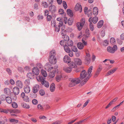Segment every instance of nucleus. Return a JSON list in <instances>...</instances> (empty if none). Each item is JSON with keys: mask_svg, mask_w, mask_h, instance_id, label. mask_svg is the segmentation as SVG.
<instances>
[{"mask_svg": "<svg viewBox=\"0 0 124 124\" xmlns=\"http://www.w3.org/2000/svg\"><path fill=\"white\" fill-rule=\"evenodd\" d=\"M87 75L86 71L85 70H82L80 73V78L82 86L85 84L90 78L89 76L87 77Z\"/></svg>", "mask_w": 124, "mask_h": 124, "instance_id": "nucleus-1", "label": "nucleus"}, {"mask_svg": "<svg viewBox=\"0 0 124 124\" xmlns=\"http://www.w3.org/2000/svg\"><path fill=\"white\" fill-rule=\"evenodd\" d=\"M80 80L79 78H72L68 86L70 87H72L79 84Z\"/></svg>", "mask_w": 124, "mask_h": 124, "instance_id": "nucleus-2", "label": "nucleus"}, {"mask_svg": "<svg viewBox=\"0 0 124 124\" xmlns=\"http://www.w3.org/2000/svg\"><path fill=\"white\" fill-rule=\"evenodd\" d=\"M85 21V18H83L81 19L80 22H78L77 23V29L79 31H80L84 25Z\"/></svg>", "mask_w": 124, "mask_h": 124, "instance_id": "nucleus-3", "label": "nucleus"}, {"mask_svg": "<svg viewBox=\"0 0 124 124\" xmlns=\"http://www.w3.org/2000/svg\"><path fill=\"white\" fill-rule=\"evenodd\" d=\"M117 49V46L116 45H114L113 47L110 46H108L107 48V52L111 54L114 53Z\"/></svg>", "mask_w": 124, "mask_h": 124, "instance_id": "nucleus-4", "label": "nucleus"}, {"mask_svg": "<svg viewBox=\"0 0 124 124\" xmlns=\"http://www.w3.org/2000/svg\"><path fill=\"white\" fill-rule=\"evenodd\" d=\"M84 61L85 63L88 65L91 62V56L90 54L87 53H86V55L84 57Z\"/></svg>", "mask_w": 124, "mask_h": 124, "instance_id": "nucleus-5", "label": "nucleus"}, {"mask_svg": "<svg viewBox=\"0 0 124 124\" xmlns=\"http://www.w3.org/2000/svg\"><path fill=\"white\" fill-rule=\"evenodd\" d=\"M49 62L52 64H55L57 62L56 59L55 57H49Z\"/></svg>", "mask_w": 124, "mask_h": 124, "instance_id": "nucleus-6", "label": "nucleus"}, {"mask_svg": "<svg viewBox=\"0 0 124 124\" xmlns=\"http://www.w3.org/2000/svg\"><path fill=\"white\" fill-rule=\"evenodd\" d=\"M39 85L38 84L34 85L32 88V92L34 93H37L39 89Z\"/></svg>", "mask_w": 124, "mask_h": 124, "instance_id": "nucleus-7", "label": "nucleus"}, {"mask_svg": "<svg viewBox=\"0 0 124 124\" xmlns=\"http://www.w3.org/2000/svg\"><path fill=\"white\" fill-rule=\"evenodd\" d=\"M98 20V17L95 16L92 18L91 17L89 19L88 21L90 23H92L93 22L94 23H95L97 22Z\"/></svg>", "mask_w": 124, "mask_h": 124, "instance_id": "nucleus-8", "label": "nucleus"}, {"mask_svg": "<svg viewBox=\"0 0 124 124\" xmlns=\"http://www.w3.org/2000/svg\"><path fill=\"white\" fill-rule=\"evenodd\" d=\"M75 9L76 11H79L81 12L82 11V7L81 5L79 3H77L75 6Z\"/></svg>", "mask_w": 124, "mask_h": 124, "instance_id": "nucleus-9", "label": "nucleus"}, {"mask_svg": "<svg viewBox=\"0 0 124 124\" xmlns=\"http://www.w3.org/2000/svg\"><path fill=\"white\" fill-rule=\"evenodd\" d=\"M32 73L35 75H38L39 73V69L37 67H34L32 69Z\"/></svg>", "mask_w": 124, "mask_h": 124, "instance_id": "nucleus-10", "label": "nucleus"}, {"mask_svg": "<svg viewBox=\"0 0 124 124\" xmlns=\"http://www.w3.org/2000/svg\"><path fill=\"white\" fill-rule=\"evenodd\" d=\"M58 70L56 69L55 70H53L52 71L50 72L49 75V76L50 78H53L55 76V73L57 72L58 73L59 72L58 71Z\"/></svg>", "mask_w": 124, "mask_h": 124, "instance_id": "nucleus-11", "label": "nucleus"}, {"mask_svg": "<svg viewBox=\"0 0 124 124\" xmlns=\"http://www.w3.org/2000/svg\"><path fill=\"white\" fill-rule=\"evenodd\" d=\"M117 68H115L112 69L111 70L109 71L106 74V76H108L110 75L113 73H114L115 72L116 70H117Z\"/></svg>", "mask_w": 124, "mask_h": 124, "instance_id": "nucleus-12", "label": "nucleus"}, {"mask_svg": "<svg viewBox=\"0 0 124 124\" xmlns=\"http://www.w3.org/2000/svg\"><path fill=\"white\" fill-rule=\"evenodd\" d=\"M49 11L52 13H55L56 10V7L54 5H51L49 7Z\"/></svg>", "mask_w": 124, "mask_h": 124, "instance_id": "nucleus-13", "label": "nucleus"}, {"mask_svg": "<svg viewBox=\"0 0 124 124\" xmlns=\"http://www.w3.org/2000/svg\"><path fill=\"white\" fill-rule=\"evenodd\" d=\"M63 70L67 73H70L72 69L71 68L68 66H65L63 68Z\"/></svg>", "mask_w": 124, "mask_h": 124, "instance_id": "nucleus-14", "label": "nucleus"}, {"mask_svg": "<svg viewBox=\"0 0 124 124\" xmlns=\"http://www.w3.org/2000/svg\"><path fill=\"white\" fill-rule=\"evenodd\" d=\"M63 61L64 62L69 63L70 62L71 59L68 56L65 55L63 58Z\"/></svg>", "mask_w": 124, "mask_h": 124, "instance_id": "nucleus-15", "label": "nucleus"}, {"mask_svg": "<svg viewBox=\"0 0 124 124\" xmlns=\"http://www.w3.org/2000/svg\"><path fill=\"white\" fill-rule=\"evenodd\" d=\"M13 91L15 95H18L19 92V89L18 87H15L13 89Z\"/></svg>", "mask_w": 124, "mask_h": 124, "instance_id": "nucleus-16", "label": "nucleus"}, {"mask_svg": "<svg viewBox=\"0 0 124 124\" xmlns=\"http://www.w3.org/2000/svg\"><path fill=\"white\" fill-rule=\"evenodd\" d=\"M77 47L79 49L82 50L83 49L84 46L82 43L79 42L77 44Z\"/></svg>", "mask_w": 124, "mask_h": 124, "instance_id": "nucleus-17", "label": "nucleus"}, {"mask_svg": "<svg viewBox=\"0 0 124 124\" xmlns=\"http://www.w3.org/2000/svg\"><path fill=\"white\" fill-rule=\"evenodd\" d=\"M41 83L42 85L47 88H48L49 86V85L48 82L45 81L44 79L42 81Z\"/></svg>", "mask_w": 124, "mask_h": 124, "instance_id": "nucleus-18", "label": "nucleus"}, {"mask_svg": "<svg viewBox=\"0 0 124 124\" xmlns=\"http://www.w3.org/2000/svg\"><path fill=\"white\" fill-rule=\"evenodd\" d=\"M74 61L75 63L78 65H81L82 63V62L81 60L79 58H77L74 59Z\"/></svg>", "mask_w": 124, "mask_h": 124, "instance_id": "nucleus-19", "label": "nucleus"}, {"mask_svg": "<svg viewBox=\"0 0 124 124\" xmlns=\"http://www.w3.org/2000/svg\"><path fill=\"white\" fill-rule=\"evenodd\" d=\"M102 69V68L101 66H99L97 69L95 74L94 75L95 77H97L99 74Z\"/></svg>", "mask_w": 124, "mask_h": 124, "instance_id": "nucleus-20", "label": "nucleus"}, {"mask_svg": "<svg viewBox=\"0 0 124 124\" xmlns=\"http://www.w3.org/2000/svg\"><path fill=\"white\" fill-rule=\"evenodd\" d=\"M24 92L27 93H29L31 90L30 87L28 86L24 87Z\"/></svg>", "mask_w": 124, "mask_h": 124, "instance_id": "nucleus-21", "label": "nucleus"}, {"mask_svg": "<svg viewBox=\"0 0 124 124\" xmlns=\"http://www.w3.org/2000/svg\"><path fill=\"white\" fill-rule=\"evenodd\" d=\"M16 86L20 88H21L23 87L22 82L20 80H18L16 82Z\"/></svg>", "mask_w": 124, "mask_h": 124, "instance_id": "nucleus-22", "label": "nucleus"}, {"mask_svg": "<svg viewBox=\"0 0 124 124\" xmlns=\"http://www.w3.org/2000/svg\"><path fill=\"white\" fill-rule=\"evenodd\" d=\"M69 67L71 69L72 68H76L77 66L75 63L73 62H71L69 64Z\"/></svg>", "mask_w": 124, "mask_h": 124, "instance_id": "nucleus-23", "label": "nucleus"}, {"mask_svg": "<svg viewBox=\"0 0 124 124\" xmlns=\"http://www.w3.org/2000/svg\"><path fill=\"white\" fill-rule=\"evenodd\" d=\"M50 90L51 92H54L55 89V85L54 83H52L50 85Z\"/></svg>", "mask_w": 124, "mask_h": 124, "instance_id": "nucleus-24", "label": "nucleus"}, {"mask_svg": "<svg viewBox=\"0 0 124 124\" xmlns=\"http://www.w3.org/2000/svg\"><path fill=\"white\" fill-rule=\"evenodd\" d=\"M98 9L97 7H95L93 9V13L94 16H96L98 14Z\"/></svg>", "mask_w": 124, "mask_h": 124, "instance_id": "nucleus-25", "label": "nucleus"}, {"mask_svg": "<svg viewBox=\"0 0 124 124\" xmlns=\"http://www.w3.org/2000/svg\"><path fill=\"white\" fill-rule=\"evenodd\" d=\"M63 47L64 50L66 52H69L71 50L70 48L66 45H64Z\"/></svg>", "mask_w": 124, "mask_h": 124, "instance_id": "nucleus-26", "label": "nucleus"}, {"mask_svg": "<svg viewBox=\"0 0 124 124\" xmlns=\"http://www.w3.org/2000/svg\"><path fill=\"white\" fill-rule=\"evenodd\" d=\"M93 66H91L87 70V73L88 76H89V77H90L92 76L91 74V72H92V70L93 69Z\"/></svg>", "mask_w": 124, "mask_h": 124, "instance_id": "nucleus-27", "label": "nucleus"}, {"mask_svg": "<svg viewBox=\"0 0 124 124\" xmlns=\"http://www.w3.org/2000/svg\"><path fill=\"white\" fill-rule=\"evenodd\" d=\"M103 21L102 20L100 21L98 23L97 27L98 28H101L103 26Z\"/></svg>", "mask_w": 124, "mask_h": 124, "instance_id": "nucleus-28", "label": "nucleus"}, {"mask_svg": "<svg viewBox=\"0 0 124 124\" xmlns=\"http://www.w3.org/2000/svg\"><path fill=\"white\" fill-rule=\"evenodd\" d=\"M21 106L23 108L26 109H29L30 108L29 105L25 103H22L21 104Z\"/></svg>", "mask_w": 124, "mask_h": 124, "instance_id": "nucleus-29", "label": "nucleus"}, {"mask_svg": "<svg viewBox=\"0 0 124 124\" xmlns=\"http://www.w3.org/2000/svg\"><path fill=\"white\" fill-rule=\"evenodd\" d=\"M55 50H53L51 51L50 53L49 57H55Z\"/></svg>", "mask_w": 124, "mask_h": 124, "instance_id": "nucleus-30", "label": "nucleus"}, {"mask_svg": "<svg viewBox=\"0 0 124 124\" xmlns=\"http://www.w3.org/2000/svg\"><path fill=\"white\" fill-rule=\"evenodd\" d=\"M27 77L31 79H33L34 78V75L31 72L28 73L27 75Z\"/></svg>", "mask_w": 124, "mask_h": 124, "instance_id": "nucleus-31", "label": "nucleus"}, {"mask_svg": "<svg viewBox=\"0 0 124 124\" xmlns=\"http://www.w3.org/2000/svg\"><path fill=\"white\" fill-rule=\"evenodd\" d=\"M4 93L7 95H8L10 92V89L8 88H5L4 90Z\"/></svg>", "mask_w": 124, "mask_h": 124, "instance_id": "nucleus-32", "label": "nucleus"}, {"mask_svg": "<svg viewBox=\"0 0 124 124\" xmlns=\"http://www.w3.org/2000/svg\"><path fill=\"white\" fill-rule=\"evenodd\" d=\"M62 77V76L61 74L57 75L56 77V81L58 82L60 81L61 80Z\"/></svg>", "mask_w": 124, "mask_h": 124, "instance_id": "nucleus-33", "label": "nucleus"}, {"mask_svg": "<svg viewBox=\"0 0 124 124\" xmlns=\"http://www.w3.org/2000/svg\"><path fill=\"white\" fill-rule=\"evenodd\" d=\"M41 72L42 75L44 77H46L47 76V73L46 71L42 69L41 70Z\"/></svg>", "mask_w": 124, "mask_h": 124, "instance_id": "nucleus-34", "label": "nucleus"}, {"mask_svg": "<svg viewBox=\"0 0 124 124\" xmlns=\"http://www.w3.org/2000/svg\"><path fill=\"white\" fill-rule=\"evenodd\" d=\"M6 100L7 102L9 104L11 103L12 102V99L9 97H7Z\"/></svg>", "mask_w": 124, "mask_h": 124, "instance_id": "nucleus-35", "label": "nucleus"}, {"mask_svg": "<svg viewBox=\"0 0 124 124\" xmlns=\"http://www.w3.org/2000/svg\"><path fill=\"white\" fill-rule=\"evenodd\" d=\"M67 12L68 15L70 17H72L73 16V14L72 11L70 9H67Z\"/></svg>", "mask_w": 124, "mask_h": 124, "instance_id": "nucleus-36", "label": "nucleus"}, {"mask_svg": "<svg viewBox=\"0 0 124 124\" xmlns=\"http://www.w3.org/2000/svg\"><path fill=\"white\" fill-rule=\"evenodd\" d=\"M9 112L10 113H17L19 112V111L17 109H14L13 110H9Z\"/></svg>", "mask_w": 124, "mask_h": 124, "instance_id": "nucleus-37", "label": "nucleus"}, {"mask_svg": "<svg viewBox=\"0 0 124 124\" xmlns=\"http://www.w3.org/2000/svg\"><path fill=\"white\" fill-rule=\"evenodd\" d=\"M89 30L86 29L85 31V36L86 38H88L89 36L90 33Z\"/></svg>", "mask_w": 124, "mask_h": 124, "instance_id": "nucleus-38", "label": "nucleus"}, {"mask_svg": "<svg viewBox=\"0 0 124 124\" xmlns=\"http://www.w3.org/2000/svg\"><path fill=\"white\" fill-rule=\"evenodd\" d=\"M110 42L111 44L113 45L115 43V40L114 38L112 37L110 39Z\"/></svg>", "mask_w": 124, "mask_h": 124, "instance_id": "nucleus-39", "label": "nucleus"}, {"mask_svg": "<svg viewBox=\"0 0 124 124\" xmlns=\"http://www.w3.org/2000/svg\"><path fill=\"white\" fill-rule=\"evenodd\" d=\"M23 100L26 102H29V98L27 96H26L24 97L23 98Z\"/></svg>", "mask_w": 124, "mask_h": 124, "instance_id": "nucleus-40", "label": "nucleus"}, {"mask_svg": "<svg viewBox=\"0 0 124 124\" xmlns=\"http://www.w3.org/2000/svg\"><path fill=\"white\" fill-rule=\"evenodd\" d=\"M37 80L39 81H41V82L44 79L43 78L40 76H38L36 77Z\"/></svg>", "mask_w": 124, "mask_h": 124, "instance_id": "nucleus-41", "label": "nucleus"}, {"mask_svg": "<svg viewBox=\"0 0 124 124\" xmlns=\"http://www.w3.org/2000/svg\"><path fill=\"white\" fill-rule=\"evenodd\" d=\"M82 42L84 46H86L87 45V41H85V38L83 37L82 39Z\"/></svg>", "mask_w": 124, "mask_h": 124, "instance_id": "nucleus-42", "label": "nucleus"}, {"mask_svg": "<svg viewBox=\"0 0 124 124\" xmlns=\"http://www.w3.org/2000/svg\"><path fill=\"white\" fill-rule=\"evenodd\" d=\"M9 121L10 122L12 123H17L18 122V120L16 119H10Z\"/></svg>", "mask_w": 124, "mask_h": 124, "instance_id": "nucleus-43", "label": "nucleus"}, {"mask_svg": "<svg viewBox=\"0 0 124 124\" xmlns=\"http://www.w3.org/2000/svg\"><path fill=\"white\" fill-rule=\"evenodd\" d=\"M72 50L74 52H77L78 51V49L75 46H73L71 48Z\"/></svg>", "mask_w": 124, "mask_h": 124, "instance_id": "nucleus-44", "label": "nucleus"}, {"mask_svg": "<svg viewBox=\"0 0 124 124\" xmlns=\"http://www.w3.org/2000/svg\"><path fill=\"white\" fill-rule=\"evenodd\" d=\"M62 38L65 41H69V37L66 35H65Z\"/></svg>", "mask_w": 124, "mask_h": 124, "instance_id": "nucleus-45", "label": "nucleus"}, {"mask_svg": "<svg viewBox=\"0 0 124 124\" xmlns=\"http://www.w3.org/2000/svg\"><path fill=\"white\" fill-rule=\"evenodd\" d=\"M62 4L64 8L66 9L67 8V6L66 1H62Z\"/></svg>", "mask_w": 124, "mask_h": 124, "instance_id": "nucleus-46", "label": "nucleus"}, {"mask_svg": "<svg viewBox=\"0 0 124 124\" xmlns=\"http://www.w3.org/2000/svg\"><path fill=\"white\" fill-rule=\"evenodd\" d=\"M12 107L15 108H16L18 107L17 104L15 102H13L12 104Z\"/></svg>", "mask_w": 124, "mask_h": 124, "instance_id": "nucleus-47", "label": "nucleus"}, {"mask_svg": "<svg viewBox=\"0 0 124 124\" xmlns=\"http://www.w3.org/2000/svg\"><path fill=\"white\" fill-rule=\"evenodd\" d=\"M109 43V41L107 40H105L103 42V44L105 46H108Z\"/></svg>", "mask_w": 124, "mask_h": 124, "instance_id": "nucleus-48", "label": "nucleus"}, {"mask_svg": "<svg viewBox=\"0 0 124 124\" xmlns=\"http://www.w3.org/2000/svg\"><path fill=\"white\" fill-rule=\"evenodd\" d=\"M68 45L69 46H72L73 44V42L72 40H70L68 42Z\"/></svg>", "mask_w": 124, "mask_h": 124, "instance_id": "nucleus-49", "label": "nucleus"}, {"mask_svg": "<svg viewBox=\"0 0 124 124\" xmlns=\"http://www.w3.org/2000/svg\"><path fill=\"white\" fill-rule=\"evenodd\" d=\"M42 5L44 8H47L48 7V5L47 3L45 1H43L42 2Z\"/></svg>", "mask_w": 124, "mask_h": 124, "instance_id": "nucleus-50", "label": "nucleus"}, {"mask_svg": "<svg viewBox=\"0 0 124 124\" xmlns=\"http://www.w3.org/2000/svg\"><path fill=\"white\" fill-rule=\"evenodd\" d=\"M38 109L39 110H43V108L42 106V105L40 104H39L37 106Z\"/></svg>", "mask_w": 124, "mask_h": 124, "instance_id": "nucleus-51", "label": "nucleus"}, {"mask_svg": "<svg viewBox=\"0 0 124 124\" xmlns=\"http://www.w3.org/2000/svg\"><path fill=\"white\" fill-rule=\"evenodd\" d=\"M51 23L52 26L55 27L56 26V22L55 20H52L51 21Z\"/></svg>", "mask_w": 124, "mask_h": 124, "instance_id": "nucleus-52", "label": "nucleus"}, {"mask_svg": "<svg viewBox=\"0 0 124 124\" xmlns=\"http://www.w3.org/2000/svg\"><path fill=\"white\" fill-rule=\"evenodd\" d=\"M39 94L41 96H43L45 94L44 91L43 90H41L39 91Z\"/></svg>", "mask_w": 124, "mask_h": 124, "instance_id": "nucleus-53", "label": "nucleus"}, {"mask_svg": "<svg viewBox=\"0 0 124 124\" xmlns=\"http://www.w3.org/2000/svg\"><path fill=\"white\" fill-rule=\"evenodd\" d=\"M6 97L4 95H2L0 96V99L2 101H5L6 100Z\"/></svg>", "mask_w": 124, "mask_h": 124, "instance_id": "nucleus-54", "label": "nucleus"}, {"mask_svg": "<svg viewBox=\"0 0 124 124\" xmlns=\"http://www.w3.org/2000/svg\"><path fill=\"white\" fill-rule=\"evenodd\" d=\"M36 66H37L36 67L38 68H39L40 69L42 68L43 67L42 65L40 63H37L36 65Z\"/></svg>", "mask_w": 124, "mask_h": 124, "instance_id": "nucleus-55", "label": "nucleus"}, {"mask_svg": "<svg viewBox=\"0 0 124 124\" xmlns=\"http://www.w3.org/2000/svg\"><path fill=\"white\" fill-rule=\"evenodd\" d=\"M88 9V8L87 7H85V8L84 9V11L85 13V14H87L88 17H89V15L88 14V13L89 12V10H88L87 12V10Z\"/></svg>", "mask_w": 124, "mask_h": 124, "instance_id": "nucleus-56", "label": "nucleus"}, {"mask_svg": "<svg viewBox=\"0 0 124 124\" xmlns=\"http://www.w3.org/2000/svg\"><path fill=\"white\" fill-rule=\"evenodd\" d=\"M90 28L91 31H93L94 29V27L92 23H90Z\"/></svg>", "mask_w": 124, "mask_h": 124, "instance_id": "nucleus-57", "label": "nucleus"}, {"mask_svg": "<svg viewBox=\"0 0 124 124\" xmlns=\"http://www.w3.org/2000/svg\"><path fill=\"white\" fill-rule=\"evenodd\" d=\"M32 102L33 104L34 105H36L38 103L37 100L35 99H33L32 100Z\"/></svg>", "mask_w": 124, "mask_h": 124, "instance_id": "nucleus-58", "label": "nucleus"}, {"mask_svg": "<svg viewBox=\"0 0 124 124\" xmlns=\"http://www.w3.org/2000/svg\"><path fill=\"white\" fill-rule=\"evenodd\" d=\"M119 108V106L118 105L114 107L111 110V111L112 112H114L116 109H117Z\"/></svg>", "mask_w": 124, "mask_h": 124, "instance_id": "nucleus-59", "label": "nucleus"}, {"mask_svg": "<svg viewBox=\"0 0 124 124\" xmlns=\"http://www.w3.org/2000/svg\"><path fill=\"white\" fill-rule=\"evenodd\" d=\"M43 16L41 15H39L37 16V18L39 20H40L42 19L43 18Z\"/></svg>", "mask_w": 124, "mask_h": 124, "instance_id": "nucleus-60", "label": "nucleus"}, {"mask_svg": "<svg viewBox=\"0 0 124 124\" xmlns=\"http://www.w3.org/2000/svg\"><path fill=\"white\" fill-rule=\"evenodd\" d=\"M66 42L64 40H61L60 42V44L62 46H64V45H66Z\"/></svg>", "mask_w": 124, "mask_h": 124, "instance_id": "nucleus-61", "label": "nucleus"}, {"mask_svg": "<svg viewBox=\"0 0 124 124\" xmlns=\"http://www.w3.org/2000/svg\"><path fill=\"white\" fill-rule=\"evenodd\" d=\"M52 18V16L50 15H48L47 16V20L48 21H50Z\"/></svg>", "mask_w": 124, "mask_h": 124, "instance_id": "nucleus-62", "label": "nucleus"}, {"mask_svg": "<svg viewBox=\"0 0 124 124\" xmlns=\"http://www.w3.org/2000/svg\"><path fill=\"white\" fill-rule=\"evenodd\" d=\"M30 83V81L29 79L26 80L24 82V83L26 85H27V86H28V85H29Z\"/></svg>", "mask_w": 124, "mask_h": 124, "instance_id": "nucleus-63", "label": "nucleus"}, {"mask_svg": "<svg viewBox=\"0 0 124 124\" xmlns=\"http://www.w3.org/2000/svg\"><path fill=\"white\" fill-rule=\"evenodd\" d=\"M34 9L37 10L38 9V4L35 3L34 5Z\"/></svg>", "mask_w": 124, "mask_h": 124, "instance_id": "nucleus-64", "label": "nucleus"}]
</instances>
